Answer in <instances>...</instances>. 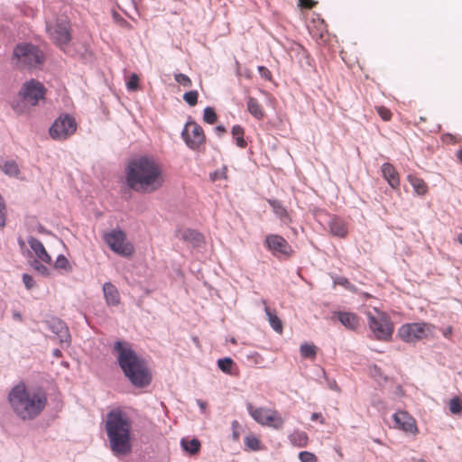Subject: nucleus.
I'll return each instance as SVG.
<instances>
[{"label": "nucleus", "instance_id": "nucleus-51", "mask_svg": "<svg viewBox=\"0 0 462 462\" xmlns=\"http://www.w3.org/2000/svg\"><path fill=\"white\" fill-rule=\"evenodd\" d=\"M258 69L263 77H266L267 74H270V71L263 66H260Z\"/></svg>", "mask_w": 462, "mask_h": 462}, {"label": "nucleus", "instance_id": "nucleus-8", "mask_svg": "<svg viewBox=\"0 0 462 462\" xmlns=\"http://www.w3.org/2000/svg\"><path fill=\"white\" fill-rule=\"evenodd\" d=\"M435 327L425 322L403 324L398 329L399 337L407 343H414L419 340L434 337Z\"/></svg>", "mask_w": 462, "mask_h": 462}, {"label": "nucleus", "instance_id": "nucleus-20", "mask_svg": "<svg viewBox=\"0 0 462 462\" xmlns=\"http://www.w3.org/2000/svg\"><path fill=\"white\" fill-rule=\"evenodd\" d=\"M330 233L337 237L345 238L347 236L348 228L346 223L340 217H334L328 224Z\"/></svg>", "mask_w": 462, "mask_h": 462}, {"label": "nucleus", "instance_id": "nucleus-9", "mask_svg": "<svg viewBox=\"0 0 462 462\" xmlns=\"http://www.w3.org/2000/svg\"><path fill=\"white\" fill-rule=\"evenodd\" d=\"M246 409L251 417L263 426L272 427L275 430H281L283 427L284 420L274 409L254 407L252 403H248Z\"/></svg>", "mask_w": 462, "mask_h": 462}, {"label": "nucleus", "instance_id": "nucleus-53", "mask_svg": "<svg viewBox=\"0 0 462 462\" xmlns=\"http://www.w3.org/2000/svg\"><path fill=\"white\" fill-rule=\"evenodd\" d=\"M457 158L462 163V147L456 153Z\"/></svg>", "mask_w": 462, "mask_h": 462}, {"label": "nucleus", "instance_id": "nucleus-35", "mask_svg": "<svg viewBox=\"0 0 462 462\" xmlns=\"http://www.w3.org/2000/svg\"><path fill=\"white\" fill-rule=\"evenodd\" d=\"M54 267L56 269H61L67 272L71 270V266L68 259L64 255L58 256V258L55 261Z\"/></svg>", "mask_w": 462, "mask_h": 462}, {"label": "nucleus", "instance_id": "nucleus-44", "mask_svg": "<svg viewBox=\"0 0 462 462\" xmlns=\"http://www.w3.org/2000/svg\"><path fill=\"white\" fill-rule=\"evenodd\" d=\"M317 4L314 0H299V6L303 9H312Z\"/></svg>", "mask_w": 462, "mask_h": 462}, {"label": "nucleus", "instance_id": "nucleus-48", "mask_svg": "<svg viewBox=\"0 0 462 462\" xmlns=\"http://www.w3.org/2000/svg\"><path fill=\"white\" fill-rule=\"evenodd\" d=\"M442 335L446 337V338H450L452 334H453V329H452V327L448 326L447 328H444L442 330Z\"/></svg>", "mask_w": 462, "mask_h": 462}, {"label": "nucleus", "instance_id": "nucleus-11", "mask_svg": "<svg viewBox=\"0 0 462 462\" xmlns=\"http://www.w3.org/2000/svg\"><path fill=\"white\" fill-rule=\"evenodd\" d=\"M181 136L186 145L191 150H199L206 143L204 130L195 121L186 123Z\"/></svg>", "mask_w": 462, "mask_h": 462}, {"label": "nucleus", "instance_id": "nucleus-25", "mask_svg": "<svg viewBox=\"0 0 462 462\" xmlns=\"http://www.w3.org/2000/svg\"><path fill=\"white\" fill-rule=\"evenodd\" d=\"M181 238L184 241L191 243L194 246H198L203 242L202 235L192 229L184 230L181 233Z\"/></svg>", "mask_w": 462, "mask_h": 462}, {"label": "nucleus", "instance_id": "nucleus-31", "mask_svg": "<svg viewBox=\"0 0 462 462\" xmlns=\"http://www.w3.org/2000/svg\"><path fill=\"white\" fill-rule=\"evenodd\" d=\"M2 170L6 175L12 177H16L20 172L17 163L14 161L5 162Z\"/></svg>", "mask_w": 462, "mask_h": 462}, {"label": "nucleus", "instance_id": "nucleus-36", "mask_svg": "<svg viewBox=\"0 0 462 462\" xmlns=\"http://www.w3.org/2000/svg\"><path fill=\"white\" fill-rule=\"evenodd\" d=\"M227 179V167L223 166L220 169L216 170L213 173L210 174V180L215 181L217 180H226Z\"/></svg>", "mask_w": 462, "mask_h": 462}, {"label": "nucleus", "instance_id": "nucleus-28", "mask_svg": "<svg viewBox=\"0 0 462 462\" xmlns=\"http://www.w3.org/2000/svg\"><path fill=\"white\" fill-rule=\"evenodd\" d=\"M232 135L236 140V143L240 148H245L247 145L246 141L244 138L245 129L241 125H234L232 128Z\"/></svg>", "mask_w": 462, "mask_h": 462}, {"label": "nucleus", "instance_id": "nucleus-29", "mask_svg": "<svg viewBox=\"0 0 462 462\" xmlns=\"http://www.w3.org/2000/svg\"><path fill=\"white\" fill-rule=\"evenodd\" d=\"M200 442L197 439L181 440V447L190 455L197 454L200 449Z\"/></svg>", "mask_w": 462, "mask_h": 462}, {"label": "nucleus", "instance_id": "nucleus-43", "mask_svg": "<svg viewBox=\"0 0 462 462\" xmlns=\"http://www.w3.org/2000/svg\"><path fill=\"white\" fill-rule=\"evenodd\" d=\"M5 218H6V208L5 203L0 202V228H3L5 226Z\"/></svg>", "mask_w": 462, "mask_h": 462}, {"label": "nucleus", "instance_id": "nucleus-6", "mask_svg": "<svg viewBox=\"0 0 462 462\" xmlns=\"http://www.w3.org/2000/svg\"><path fill=\"white\" fill-rule=\"evenodd\" d=\"M368 325L377 340L388 341L393 333V323L390 317L376 308L367 310Z\"/></svg>", "mask_w": 462, "mask_h": 462}, {"label": "nucleus", "instance_id": "nucleus-57", "mask_svg": "<svg viewBox=\"0 0 462 462\" xmlns=\"http://www.w3.org/2000/svg\"><path fill=\"white\" fill-rule=\"evenodd\" d=\"M120 20L122 21V23L126 24V25H128V24H129V23H128L125 20H124L123 18H121Z\"/></svg>", "mask_w": 462, "mask_h": 462}, {"label": "nucleus", "instance_id": "nucleus-12", "mask_svg": "<svg viewBox=\"0 0 462 462\" xmlns=\"http://www.w3.org/2000/svg\"><path fill=\"white\" fill-rule=\"evenodd\" d=\"M77 130L74 117L64 115L58 117L50 128V135L55 140H65Z\"/></svg>", "mask_w": 462, "mask_h": 462}, {"label": "nucleus", "instance_id": "nucleus-32", "mask_svg": "<svg viewBox=\"0 0 462 462\" xmlns=\"http://www.w3.org/2000/svg\"><path fill=\"white\" fill-rule=\"evenodd\" d=\"M235 363L234 361L230 358V357H226V358H223V359H219L217 361V365H218V368L227 374H234L233 371H232V368L234 366Z\"/></svg>", "mask_w": 462, "mask_h": 462}, {"label": "nucleus", "instance_id": "nucleus-54", "mask_svg": "<svg viewBox=\"0 0 462 462\" xmlns=\"http://www.w3.org/2000/svg\"><path fill=\"white\" fill-rule=\"evenodd\" d=\"M53 355H54L55 356H57V357H60V356H61V352H60V350H59V349H55V350L53 351Z\"/></svg>", "mask_w": 462, "mask_h": 462}, {"label": "nucleus", "instance_id": "nucleus-4", "mask_svg": "<svg viewBox=\"0 0 462 462\" xmlns=\"http://www.w3.org/2000/svg\"><path fill=\"white\" fill-rule=\"evenodd\" d=\"M118 364L125 375L137 387H144L151 383V374L145 361L140 357L125 341H116L114 346Z\"/></svg>", "mask_w": 462, "mask_h": 462}, {"label": "nucleus", "instance_id": "nucleus-16", "mask_svg": "<svg viewBox=\"0 0 462 462\" xmlns=\"http://www.w3.org/2000/svg\"><path fill=\"white\" fill-rule=\"evenodd\" d=\"M382 174L391 188L398 189L400 187V176L394 166L391 163H383L382 165Z\"/></svg>", "mask_w": 462, "mask_h": 462}, {"label": "nucleus", "instance_id": "nucleus-22", "mask_svg": "<svg viewBox=\"0 0 462 462\" xmlns=\"http://www.w3.org/2000/svg\"><path fill=\"white\" fill-rule=\"evenodd\" d=\"M268 203L272 207L274 214L284 223L288 224L291 222V216L287 209L282 205V203L275 199L268 200Z\"/></svg>", "mask_w": 462, "mask_h": 462}, {"label": "nucleus", "instance_id": "nucleus-15", "mask_svg": "<svg viewBox=\"0 0 462 462\" xmlns=\"http://www.w3.org/2000/svg\"><path fill=\"white\" fill-rule=\"evenodd\" d=\"M264 244L273 255L282 254L286 257H291L293 254L291 246L281 236L268 235L265 238Z\"/></svg>", "mask_w": 462, "mask_h": 462}, {"label": "nucleus", "instance_id": "nucleus-42", "mask_svg": "<svg viewBox=\"0 0 462 462\" xmlns=\"http://www.w3.org/2000/svg\"><path fill=\"white\" fill-rule=\"evenodd\" d=\"M247 360L254 365H261L263 363V357L258 352H253L247 355Z\"/></svg>", "mask_w": 462, "mask_h": 462}, {"label": "nucleus", "instance_id": "nucleus-40", "mask_svg": "<svg viewBox=\"0 0 462 462\" xmlns=\"http://www.w3.org/2000/svg\"><path fill=\"white\" fill-rule=\"evenodd\" d=\"M448 408L451 413L458 414L462 410V405L457 398H453L449 402Z\"/></svg>", "mask_w": 462, "mask_h": 462}, {"label": "nucleus", "instance_id": "nucleus-30", "mask_svg": "<svg viewBox=\"0 0 462 462\" xmlns=\"http://www.w3.org/2000/svg\"><path fill=\"white\" fill-rule=\"evenodd\" d=\"M245 445L248 449L253 451H258L263 448L261 440L254 434H248L245 436Z\"/></svg>", "mask_w": 462, "mask_h": 462}, {"label": "nucleus", "instance_id": "nucleus-33", "mask_svg": "<svg viewBox=\"0 0 462 462\" xmlns=\"http://www.w3.org/2000/svg\"><path fill=\"white\" fill-rule=\"evenodd\" d=\"M203 120L210 125H213L217 122V116L212 107L208 106L204 109Z\"/></svg>", "mask_w": 462, "mask_h": 462}, {"label": "nucleus", "instance_id": "nucleus-2", "mask_svg": "<svg viewBox=\"0 0 462 462\" xmlns=\"http://www.w3.org/2000/svg\"><path fill=\"white\" fill-rule=\"evenodd\" d=\"M8 401L19 418L30 420L44 410L47 396L42 389H28L24 383H19L9 393Z\"/></svg>", "mask_w": 462, "mask_h": 462}, {"label": "nucleus", "instance_id": "nucleus-23", "mask_svg": "<svg viewBox=\"0 0 462 462\" xmlns=\"http://www.w3.org/2000/svg\"><path fill=\"white\" fill-rule=\"evenodd\" d=\"M407 180L417 195L423 196L428 192V185L421 178L410 174L408 175Z\"/></svg>", "mask_w": 462, "mask_h": 462}, {"label": "nucleus", "instance_id": "nucleus-14", "mask_svg": "<svg viewBox=\"0 0 462 462\" xmlns=\"http://www.w3.org/2000/svg\"><path fill=\"white\" fill-rule=\"evenodd\" d=\"M393 428L405 434L416 436L419 428L416 420L406 411H398L393 415Z\"/></svg>", "mask_w": 462, "mask_h": 462}, {"label": "nucleus", "instance_id": "nucleus-41", "mask_svg": "<svg viewBox=\"0 0 462 462\" xmlns=\"http://www.w3.org/2000/svg\"><path fill=\"white\" fill-rule=\"evenodd\" d=\"M299 459L301 462H317L318 458L315 454L309 451H301L299 454Z\"/></svg>", "mask_w": 462, "mask_h": 462}, {"label": "nucleus", "instance_id": "nucleus-59", "mask_svg": "<svg viewBox=\"0 0 462 462\" xmlns=\"http://www.w3.org/2000/svg\"><path fill=\"white\" fill-rule=\"evenodd\" d=\"M420 121H425V118L424 117H420Z\"/></svg>", "mask_w": 462, "mask_h": 462}, {"label": "nucleus", "instance_id": "nucleus-46", "mask_svg": "<svg viewBox=\"0 0 462 462\" xmlns=\"http://www.w3.org/2000/svg\"><path fill=\"white\" fill-rule=\"evenodd\" d=\"M23 282L25 287L28 290L32 289L34 286V280H33V278L31 275L27 274V273H24L23 275Z\"/></svg>", "mask_w": 462, "mask_h": 462}, {"label": "nucleus", "instance_id": "nucleus-27", "mask_svg": "<svg viewBox=\"0 0 462 462\" xmlns=\"http://www.w3.org/2000/svg\"><path fill=\"white\" fill-rule=\"evenodd\" d=\"M318 347L312 343H303L300 345V352L303 358L314 360L317 356Z\"/></svg>", "mask_w": 462, "mask_h": 462}, {"label": "nucleus", "instance_id": "nucleus-18", "mask_svg": "<svg viewBox=\"0 0 462 462\" xmlns=\"http://www.w3.org/2000/svg\"><path fill=\"white\" fill-rule=\"evenodd\" d=\"M103 292L108 306H117L120 303V294L117 288L111 282L103 285Z\"/></svg>", "mask_w": 462, "mask_h": 462}, {"label": "nucleus", "instance_id": "nucleus-49", "mask_svg": "<svg viewBox=\"0 0 462 462\" xmlns=\"http://www.w3.org/2000/svg\"><path fill=\"white\" fill-rule=\"evenodd\" d=\"M319 420V422L321 424H325V419L323 418L322 414L319 413V412H314L312 415H311V420Z\"/></svg>", "mask_w": 462, "mask_h": 462}, {"label": "nucleus", "instance_id": "nucleus-1", "mask_svg": "<svg viewBox=\"0 0 462 462\" xmlns=\"http://www.w3.org/2000/svg\"><path fill=\"white\" fill-rule=\"evenodd\" d=\"M126 182L135 191L153 192L164 183L162 166L148 157L134 159L126 168Z\"/></svg>", "mask_w": 462, "mask_h": 462}, {"label": "nucleus", "instance_id": "nucleus-26", "mask_svg": "<svg viewBox=\"0 0 462 462\" xmlns=\"http://www.w3.org/2000/svg\"><path fill=\"white\" fill-rule=\"evenodd\" d=\"M291 442L299 448H303L307 446L309 442V437L304 431H294L290 435Z\"/></svg>", "mask_w": 462, "mask_h": 462}, {"label": "nucleus", "instance_id": "nucleus-37", "mask_svg": "<svg viewBox=\"0 0 462 462\" xmlns=\"http://www.w3.org/2000/svg\"><path fill=\"white\" fill-rule=\"evenodd\" d=\"M375 110L383 121H390L393 116L391 110L383 106H375Z\"/></svg>", "mask_w": 462, "mask_h": 462}, {"label": "nucleus", "instance_id": "nucleus-39", "mask_svg": "<svg viewBox=\"0 0 462 462\" xmlns=\"http://www.w3.org/2000/svg\"><path fill=\"white\" fill-rule=\"evenodd\" d=\"M128 90L135 91L139 87V77L137 74L134 73L130 76L127 83H126Z\"/></svg>", "mask_w": 462, "mask_h": 462}, {"label": "nucleus", "instance_id": "nucleus-34", "mask_svg": "<svg viewBox=\"0 0 462 462\" xmlns=\"http://www.w3.org/2000/svg\"><path fill=\"white\" fill-rule=\"evenodd\" d=\"M199 93L197 90L186 92L183 95V100L190 106H194L198 103Z\"/></svg>", "mask_w": 462, "mask_h": 462}, {"label": "nucleus", "instance_id": "nucleus-24", "mask_svg": "<svg viewBox=\"0 0 462 462\" xmlns=\"http://www.w3.org/2000/svg\"><path fill=\"white\" fill-rule=\"evenodd\" d=\"M264 311L268 318V321L271 327L273 328V330H275L279 334H282L283 331V326L279 317L274 312H273L268 306L264 307Z\"/></svg>", "mask_w": 462, "mask_h": 462}, {"label": "nucleus", "instance_id": "nucleus-3", "mask_svg": "<svg viewBox=\"0 0 462 462\" xmlns=\"http://www.w3.org/2000/svg\"><path fill=\"white\" fill-rule=\"evenodd\" d=\"M110 448L116 456H125L131 452L130 417L120 409H114L106 415L105 424Z\"/></svg>", "mask_w": 462, "mask_h": 462}, {"label": "nucleus", "instance_id": "nucleus-13", "mask_svg": "<svg viewBox=\"0 0 462 462\" xmlns=\"http://www.w3.org/2000/svg\"><path fill=\"white\" fill-rule=\"evenodd\" d=\"M46 88L42 82L31 79L23 85L19 94L25 104L36 106L44 98Z\"/></svg>", "mask_w": 462, "mask_h": 462}, {"label": "nucleus", "instance_id": "nucleus-45", "mask_svg": "<svg viewBox=\"0 0 462 462\" xmlns=\"http://www.w3.org/2000/svg\"><path fill=\"white\" fill-rule=\"evenodd\" d=\"M443 140L448 143H458L461 142V137L459 135L447 134L443 136Z\"/></svg>", "mask_w": 462, "mask_h": 462}, {"label": "nucleus", "instance_id": "nucleus-58", "mask_svg": "<svg viewBox=\"0 0 462 462\" xmlns=\"http://www.w3.org/2000/svg\"><path fill=\"white\" fill-rule=\"evenodd\" d=\"M319 38H320V39H322V38H323V32H322L319 33Z\"/></svg>", "mask_w": 462, "mask_h": 462}, {"label": "nucleus", "instance_id": "nucleus-21", "mask_svg": "<svg viewBox=\"0 0 462 462\" xmlns=\"http://www.w3.org/2000/svg\"><path fill=\"white\" fill-rule=\"evenodd\" d=\"M247 111L257 120H262L265 116L264 109L261 103L253 97H249L246 101Z\"/></svg>", "mask_w": 462, "mask_h": 462}, {"label": "nucleus", "instance_id": "nucleus-56", "mask_svg": "<svg viewBox=\"0 0 462 462\" xmlns=\"http://www.w3.org/2000/svg\"><path fill=\"white\" fill-rule=\"evenodd\" d=\"M457 241L462 245V234L457 236Z\"/></svg>", "mask_w": 462, "mask_h": 462}, {"label": "nucleus", "instance_id": "nucleus-7", "mask_svg": "<svg viewBox=\"0 0 462 462\" xmlns=\"http://www.w3.org/2000/svg\"><path fill=\"white\" fill-rule=\"evenodd\" d=\"M46 32L51 41L60 49L69 45L72 39V29L69 19L66 15L56 17L46 23Z\"/></svg>", "mask_w": 462, "mask_h": 462}, {"label": "nucleus", "instance_id": "nucleus-55", "mask_svg": "<svg viewBox=\"0 0 462 462\" xmlns=\"http://www.w3.org/2000/svg\"><path fill=\"white\" fill-rule=\"evenodd\" d=\"M233 436H234V439L236 440L239 439V434L236 431L233 433Z\"/></svg>", "mask_w": 462, "mask_h": 462}, {"label": "nucleus", "instance_id": "nucleus-52", "mask_svg": "<svg viewBox=\"0 0 462 462\" xmlns=\"http://www.w3.org/2000/svg\"><path fill=\"white\" fill-rule=\"evenodd\" d=\"M216 132L217 133L218 135H221L224 133H226V128L224 126H222V125H217L216 127Z\"/></svg>", "mask_w": 462, "mask_h": 462}, {"label": "nucleus", "instance_id": "nucleus-17", "mask_svg": "<svg viewBox=\"0 0 462 462\" xmlns=\"http://www.w3.org/2000/svg\"><path fill=\"white\" fill-rule=\"evenodd\" d=\"M28 244H29L30 247L32 248V250L36 254V256L42 262H43L45 263H51V255L47 253L44 245H42V243L39 239H37L35 237H30L28 239Z\"/></svg>", "mask_w": 462, "mask_h": 462}, {"label": "nucleus", "instance_id": "nucleus-5", "mask_svg": "<svg viewBox=\"0 0 462 462\" xmlns=\"http://www.w3.org/2000/svg\"><path fill=\"white\" fill-rule=\"evenodd\" d=\"M43 52L31 43H19L13 51L12 64L18 69H33L44 62Z\"/></svg>", "mask_w": 462, "mask_h": 462}, {"label": "nucleus", "instance_id": "nucleus-47", "mask_svg": "<svg viewBox=\"0 0 462 462\" xmlns=\"http://www.w3.org/2000/svg\"><path fill=\"white\" fill-rule=\"evenodd\" d=\"M34 269H35L38 273H42V275H45V276L49 275V270H48V268H47L46 266L42 265V264L35 263V265H34Z\"/></svg>", "mask_w": 462, "mask_h": 462}, {"label": "nucleus", "instance_id": "nucleus-50", "mask_svg": "<svg viewBox=\"0 0 462 462\" xmlns=\"http://www.w3.org/2000/svg\"><path fill=\"white\" fill-rule=\"evenodd\" d=\"M59 326L60 327V332H61V335H60V337H61V341H64V338H67L69 337L68 329L61 323H59Z\"/></svg>", "mask_w": 462, "mask_h": 462}, {"label": "nucleus", "instance_id": "nucleus-19", "mask_svg": "<svg viewBox=\"0 0 462 462\" xmlns=\"http://www.w3.org/2000/svg\"><path fill=\"white\" fill-rule=\"evenodd\" d=\"M336 315L340 323L348 329L355 330L360 326L358 316L353 312L338 311Z\"/></svg>", "mask_w": 462, "mask_h": 462}, {"label": "nucleus", "instance_id": "nucleus-38", "mask_svg": "<svg viewBox=\"0 0 462 462\" xmlns=\"http://www.w3.org/2000/svg\"><path fill=\"white\" fill-rule=\"evenodd\" d=\"M174 79L181 86L185 87V88H190L191 85H192V81L191 79H189V77H188L187 75L185 74H182V73H178V74H175L174 75Z\"/></svg>", "mask_w": 462, "mask_h": 462}, {"label": "nucleus", "instance_id": "nucleus-10", "mask_svg": "<svg viewBox=\"0 0 462 462\" xmlns=\"http://www.w3.org/2000/svg\"><path fill=\"white\" fill-rule=\"evenodd\" d=\"M104 239L110 249L125 257L134 254L133 245L126 240L125 234L121 230H113L105 235Z\"/></svg>", "mask_w": 462, "mask_h": 462}]
</instances>
